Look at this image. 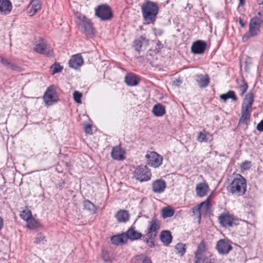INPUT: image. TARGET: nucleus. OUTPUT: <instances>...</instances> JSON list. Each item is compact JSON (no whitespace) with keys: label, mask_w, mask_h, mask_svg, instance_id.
Returning a JSON list of instances; mask_svg holds the SVG:
<instances>
[{"label":"nucleus","mask_w":263,"mask_h":263,"mask_svg":"<svg viewBox=\"0 0 263 263\" xmlns=\"http://www.w3.org/2000/svg\"><path fill=\"white\" fill-rule=\"evenodd\" d=\"M249 27V31L242 36L243 42L257 36L260 32V28H263V7L259 8L257 14L250 19Z\"/></svg>","instance_id":"obj_1"},{"label":"nucleus","mask_w":263,"mask_h":263,"mask_svg":"<svg viewBox=\"0 0 263 263\" xmlns=\"http://www.w3.org/2000/svg\"><path fill=\"white\" fill-rule=\"evenodd\" d=\"M254 102V95L252 92L246 95L243 100L241 105V117L239 119V123L248 125V121L251 117V113L252 109V106Z\"/></svg>","instance_id":"obj_2"},{"label":"nucleus","mask_w":263,"mask_h":263,"mask_svg":"<svg viewBox=\"0 0 263 263\" xmlns=\"http://www.w3.org/2000/svg\"><path fill=\"white\" fill-rule=\"evenodd\" d=\"M159 11L157 3L147 1L141 6V11L143 19L147 23H154L156 18Z\"/></svg>","instance_id":"obj_3"},{"label":"nucleus","mask_w":263,"mask_h":263,"mask_svg":"<svg viewBox=\"0 0 263 263\" xmlns=\"http://www.w3.org/2000/svg\"><path fill=\"white\" fill-rule=\"evenodd\" d=\"M246 188V179L241 175H238L228 187V191L233 195L241 196L245 194Z\"/></svg>","instance_id":"obj_4"},{"label":"nucleus","mask_w":263,"mask_h":263,"mask_svg":"<svg viewBox=\"0 0 263 263\" xmlns=\"http://www.w3.org/2000/svg\"><path fill=\"white\" fill-rule=\"evenodd\" d=\"M77 18L79 20L78 24L80 30L87 37L92 36L94 34V31L89 20L82 14H79Z\"/></svg>","instance_id":"obj_5"},{"label":"nucleus","mask_w":263,"mask_h":263,"mask_svg":"<svg viewBox=\"0 0 263 263\" xmlns=\"http://www.w3.org/2000/svg\"><path fill=\"white\" fill-rule=\"evenodd\" d=\"M95 14L102 21L109 20L113 16L111 8L107 4L98 6L95 9Z\"/></svg>","instance_id":"obj_6"},{"label":"nucleus","mask_w":263,"mask_h":263,"mask_svg":"<svg viewBox=\"0 0 263 263\" xmlns=\"http://www.w3.org/2000/svg\"><path fill=\"white\" fill-rule=\"evenodd\" d=\"M151 176V172L146 165L139 166L136 168L134 172L135 177L140 182L149 180Z\"/></svg>","instance_id":"obj_7"},{"label":"nucleus","mask_w":263,"mask_h":263,"mask_svg":"<svg viewBox=\"0 0 263 263\" xmlns=\"http://www.w3.org/2000/svg\"><path fill=\"white\" fill-rule=\"evenodd\" d=\"M160 228V222L154 216L149 222V227L147 229L146 235L150 239H154L157 235V231Z\"/></svg>","instance_id":"obj_8"},{"label":"nucleus","mask_w":263,"mask_h":263,"mask_svg":"<svg viewBox=\"0 0 263 263\" xmlns=\"http://www.w3.org/2000/svg\"><path fill=\"white\" fill-rule=\"evenodd\" d=\"M43 99L47 106H50L57 101L58 96L54 86L51 85L47 88L43 96Z\"/></svg>","instance_id":"obj_9"},{"label":"nucleus","mask_w":263,"mask_h":263,"mask_svg":"<svg viewBox=\"0 0 263 263\" xmlns=\"http://www.w3.org/2000/svg\"><path fill=\"white\" fill-rule=\"evenodd\" d=\"M216 249L219 254H228L232 249L231 241L228 239H220L217 242Z\"/></svg>","instance_id":"obj_10"},{"label":"nucleus","mask_w":263,"mask_h":263,"mask_svg":"<svg viewBox=\"0 0 263 263\" xmlns=\"http://www.w3.org/2000/svg\"><path fill=\"white\" fill-rule=\"evenodd\" d=\"M147 164L155 168L158 167L162 164L163 157L155 152H151L145 155Z\"/></svg>","instance_id":"obj_11"},{"label":"nucleus","mask_w":263,"mask_h":263,"mask_svg":"<svg viewBox=\"0 0 263 263\" xmlns=\"http://www.w3.org/2000/svg\"><path fill=\"white\" fill-rule=\"evenodd\" d=\"M34 50L37 53L46 56L51 57L52 55V51L50 45L43 40H42L41 42L35 45Z\"/></svg>","instance_id":"obj_12"},{"label":"nucleus","mask_w":263,"mask_h":263,"mask_svg":"<svg viewBox=\"0 0 263 263\" xmlns=\"http://www.w3.org/2000/svg\"><path fill=\"white\" fill-rule=\"evenodd\" d=\"M219 220L222 226L225 228L231 227L235 224V219L229 214H222L219 217Z\"/></svg>","instance_id":"obj_13"},{"label":"nucleus","mask_w":263,"mask_h":263,"mask_svg":"<svg viewBox=\"0 0 263 263\" xmlns=\"http://www.w3.org/2000/svg\"><path fill=\"white\" fill-rule=\"evenodd\" d=\"M206 46L205 42L198 40L193 43L191 47L192 52L194 54H202L205 51Z\"/></svg>","instance_id":"obj_14"},{"label":"nucleus","mask_w":263,"mask_h":263,"mask_svg":"<svg viewBox=\"0 0 263 263\" xmlns=\"http://www.w3.org/2000/svg\"><path fill=\"white\" fill-rule=\"evenodd\" d=\"M166 186V182L164 180L157 179L152 183V190L155 193L160 194L164 191Z\"/></svg>","instance_id":"obj_15"},{"label":"nucleus","mask_w":263,"mask_h":263,"mask_svg":"<svg viewBox=\"0 0 263 263\" xmlns=\"http://www.w3.org/2000/svg\"><path fill=\"white\" fill-rule=\"evenodd\" d=\"M83 64V59L80 54L73 55L69 61L68 64L70 67L77 69Z\"/></svg>","instance_id":"obj_16"},{"label":"nucleus","mask_w":263,"mask_h":263,"mask_svg":"<svg viewBox=\"0 0 263 263\" xmlns=\"http://www.w3.org/2000/svg\"><path fill=\"white\" fill-rule=\"evenodd\" d=\"M125 151L120 146H116L112 148L111 156L116 160H123L125 159Z\"/></svg>","instance_id":"obj_17"},{"label":"nucleus","mask_w":263,"mask_h":263,"mask_svg":"<svg viewBox=\"0 0 263 263\" xmlns=\"http://www.w3.org/2000/svg\"><path fill=\"white\" fill-rule=\"evenodd\" d=\"M140 78L133 73H127L125 76V82L129 86H137L140 82Z\"/></svg>","instance_id":"obj_18"},{"label":"nucleus","mask_w":263,"mask_h":263,"mask_svg":"<svg viewBox=\"0 0 263 263\" xmlns=\"http://www.w3.org/2000/svg\"><path fill=\"white\" fill-rule=\"evenodd\" d=\"M126 240L130 239L135 240L141 238L142 234L135 230V228L131 227L126 232H125Z\"/></svg>","instance_id":"obj_19"},{"label":"nucleus","mask_w":263,"mask_h":263,"mask_svg":"<svg viewBox=\"0 0 263 263\" xmlns=\"http://www.w3.org/2000/svg\"><path fill=\"white\" fill-rule=\"evenodd\" d=\"M195 190L198 197H204L207 194L209 190V185L205 182L198 183L196 186Z\"/></svg>","instance_id":"obj_20"},{"label":"nucleus","mask_w":263,"mask_h":263,"mask_svg":"<svg viewBox=\"0 0 263 263\" xmlns=\"http://www.w3.org/2000/svg\"><path fill=\"white\" fill-rule=\"evenodd\" d=\"M12 4L9 0H0V12L3 14H9L12 10Z\"/></svg>","instance_id":"obj_21"},{"label":"nucleus","mask_w":263,"mask_h":263,"mask_svg":"<svg viewBox=\"0 0 263 263\" xmlns=\"http://www.w3.org/2000/svg\"><path fill=\"white\" fill-rule=\"evenodd\" d=\"M41 7L40 0H32L30 4L28 14L30 16L34 15Z\"/></svg>","instance_id":"obj_22"},{"label":"nucleus","mask_w":263,"mask_h":263,"mask_svg":"<svg viewBox=\"0 0 263 263\" xmlns=\"http://www.w3.org/2000/svg\"><path fill=\"white\" fill-rule=\"evenodd\" d=\"M124 233L120 235H117L111 237L110 240L112 243L119 246L125 243L127 240Z\"/></svg>","instance_id":"obj_23"},{"label":"nucleus","mask_w":263,"mask_h":263,"mask_svg":"<svg viewBox=\"0 0 263 263\" xmlns=\"http://www.w3.org/2000/svg\"><path fill=\"white\" fill-rule=\"evenodd\" d=\"M129 213L126 210H120L116 214L117 220L120 222H125L129 219Z\"/></svg>","instance_id":"obj_24"},{"label":"nucleus","mask_w":263,"mask_h":263,"mask_svg":"<svg viewBox=\"0 0 263 263\" xmlns=\"http://www.w3.org/2000/svg\"><path fill=\"white\" fill-rule=\"evenodd\" d=\"M160 240L164 245H168L172 240V236L170 231H163L161 233Z\"/></svg>","instance_id":"obj_25"},{"label":"nucleus","mask_w":263,"mask_h":263,"mask_svg":"<svg viewBox=\"0 0 263 263\" xmlns=\"http://www.w3.org/2000/svg\"><path fill=\"white\" fill-rule=\"evenodd\" d=\"M200 87L203 88L207 86L210 83V78L208 75H199L196 80Z\"/></svg>","instance_id":"obj_26"},{"label":"nucleus","mask_w":263,"mask_h":263,"mask_svg":"<svg viewBox=\"0 0 263 263\" xmlns=\"http://www.w3.org/2000/svg\"><path fill=\"white\" fill-rule=\"evenodd\" d=\"M153 113L157 117H161L163 116L165 113L164 106L159 103L156 104L153 107Z\"/></svg>","instance_id":"obj_27"},{"label":"nucleus","mask_w":263,"mask_h":263,"mask_svg":"<svg viewBox=\"0 0 263 263\" xmlns=\"http://www.w3.org/2000/svg\"><path fill=\"white\" fill-rule=\"evenodd\" d=\"M220 98L224 102H226L229 99H231L234 101H236L237 100V98L236 96L235 93L233 90H229L226 93L220 95Z\"/></svg>","instance_id":"obj_28"},{"label":"nucleus","mask_w":263,"mask_h":263,"mask_svg":"<svg viewBox=\"0 0 263 263\" xmlns=\"http://www.w3.org/2000/svg\"><path fill=\"white\" fill-rule=\"evenodd\" d=\"M211 137L212 135H211L210 133L206 132L205 130H203L198 133L197 139L200 142H206Z\"/></svg>","instance_id":"obj_29"},{"label":"nucleus","mask_w":263,"mask_h":263,"mask_svg":"<svg viewBox=\"0 0 263 263\" xmlns=\"http://www.w3.org/2000/svg\"><path fill=\"white\" fill-rule=\"evenodd\" d=\"M83 204L84 209L90 212L96 213L97 210L96 206L89 200H86L84 201Z\"/></svg>","instance_id":"obj_30"},{"label":"nucleus","mask_w":263,"mask_h":263,"mask_svg":"<svg viewBox=\"0 0 263 263\" xmlns=\"http://www.w3.org/2000/svg\"><path fill=\"white\" fill-rule=\"evenodd\" d=\"M41 226L40 222L34 218H31L27 221V227L32 230L36 229Z\"/></svg>","instance_id":"obj_31"},{"label":"nucleus","mask_w":263,"mask_h":263,"mask_svg":"<svg viewBox=\"0 0 263 263\" xmlns=\"http://www.w3.org/2000/svg\"><path fill=\"white\" fill-rule=\"evenodd\" d=\"M205 252V245L203 241H201L199 244L197 250L195 253V256L204 255Z\"/></svg>","instance_id":"obj_32"},{"label":"nucleus","mask_w":263,"mask_h":263,"mask_svg":"<svg viewBox=\"0 0 263 263\" xmlns=\"http://www.w3.org/2000/svg\"><path fill=\"white\" fill-rule=\"evenodd\" d=\"M174 210L167 207L164 208L162 210V216L163 218L171 217L174 215Z\"/></svg>","instance_id":"obj_33"},{"label":"nucleus","mask_w":263,"mask_h":263,"mask_svg":"<svg viewBox=\"0 0 263 263\" xmlns=\"http://www.w3.org/2000/svg\"><path fill=\"white\" fill-rule=\"evenodd\" d=\"M199 206L200 207L201 210H208L210 207V196L208 197L204 201L200 203Z\"/></svg>","instance_id":"obj_34"},{"label":"nucleus","mask_w":263,"mask_h":263,"mask_svg":"<svg viewBox=\"0 0 263 263\" xmlns=\"http://www.w3.org/2000/svg\"><path fill=\"white\" fill-rule=\"evenodd\" d=\"M46 241L45 236L41 233H40L37 234V236L35 238L34 243L36 244H44Z\"/></svg>","instance_id":"obj_35"},{"label":"nucleus","mask_w":263,"mask_h":263,"mask_svg":"<svg viewBox=\"0 0 263 263\" xmlns=\"http://www.w3.org/2000/svg\"><path fill=\"white\" fill-rule=\"evenodd\" d=\"M208 258L205 255L195 256L194 263H208Z\"/></svg>","instance_id":"obj_36"},{"label":"nucleus","mask_w":263,"mask_h":263,"mask_svg":"<svg viewBox=\"0 0 263 263\" xmlns=\"http://www.w3.org/2000/svg\"><path fill=\"white\" fill-rule=\"evenodd\" d=\"M185 246L182 243H177L176 246V249L177 251V253L181 256L184 254L185 252Z\"/></svg>","instance_id":"obj_37"},{"label":"nucleus","mask_w":263,"mask_h":263,"mask_svg":"<svg viewBox=\"0 0 263 263\" xmlns=\"http://www.w3.org/2000/svg\"><path fill=\"white\" fill-rule=\"evenodd\" d=\"M31 212L30 211L24 210L21 214L20 217L28 221L31 218Z\"/></svg>","instance_id":"obj_38"},{"label":"nucleus","mask_w":263,"mask_h":263,"mask_svg":"<svg viewBox=\"0 0 263 263\" xmlns=\"http://www.w3.org/2000/svg\"><path fill=\"white\" fill-rule=\"evenodd\" d=\"M73 99L76 103L78 104L81 103V98L82 97V93L81 92L78 91H74L73 93Z\"/></svg>","instance_id":"obj_39"},{"label":"nucleus","mask_w":263,"mask_h":263,"mask_svg":"<svg viewBox=\"0 0 263 263\" xmlns=\"http://www.w3.org/2000/svg\"><path fill=\"white\" fill-rule=\"evenodd\" d=\"M142 39H143L141 38V39H137V40H136L134 42L135 49L137 51H139L140 50H141V49L142 48V45H143V42L141 40Z\"/></svg>","instance_id":"obj_40"},{"label":"nucleus","mask_w":263,"mask_h":263,"mask_svg":"<svg viewBox=\"0 0 263 263\" xmlns=\"http://www.w3.org/2000/svg\"><path fill=\"white\" fill-rule=\"evenodd\" d=\"M51 69L52 70L51 74L53 75L61 71L62 67L59 64H54L51 66Z\"/></svg>","instance_id":"obj_41"},{"label":"nucleus","mask_w":263,"mask_h":263,"mask_svg":"<svg viewBox=\"0 0 263 263\" xmlns=\"http://www.w3.org/2000/svg\"><path fill=\"white\" fill-rule=\"evenodd\" d=\"M251 167V162L250 161L243 162L240 165V168L243 171L249 170Z\"/></svg>","instance_id":"obj_42"},{"label":"nucleus","mask_w":263,"mask_h":263,"mask_svg":"<svg viewBox=\"0 0 263 263\" xmlns=\"http://www.w3.org/2000/svg\"><path fill=\"white\" fill-rule=\"evenodd\" d=\"M143 239L150 248H153L155 246L154 239H150L149 237H147L146 235L143 237Z\"/></svg>","instance_id":"obj_43"},{"label":"nucleus","mask_w":263,"mask_h":263,"mask_svg":"<svg viewBox=\"0 0 263 263\" xmlns=\"http://www.w3.org/2000/svg\"><path fill=\"white\" fill-rule=\"evenodd\" d=\"M242 83L243 84L239 87V89L241 91V96H243L248 88L247 83L244 80H242Z\"/></svg>","instance_id":"obj_44"},{"label":"nucleus","mask_w":263,"mask_h":263,"mask_svg":"<svg viewBox=\"0 0 263 263\" xmlns=\"http://www.w3.org/2000/svg\"><path fill=\"white\" fill-rule=\"evenodd\" d=\"M192 211L193 213V214L194 215H197L198 218H199V220H200L201 219V214H200V211H201V208L199 207V205L194 207L192 209Z\"/></svg>","instance_id":"obj_45"},{"label":"nucleus","mask_w":263,"mask_h":263,"mask_svg":"<svg viewBox=\"0 0 263 263\" xmlns=\"http://www.w3.org/2000/svg\"><path fill=\"white\" fill-rule=\"evenodd\" d=\"M0 63L7 67H9L10 62L8 60L0 57Z\"/></svg>","instance_id":"obj_46"},{"label":"nucleus","mask_w":263,"mask_h":263,"mask_svg":"<svg viewBox=\"0 0 263 263\" xmlns=\"http://www.w3.org/2000/svg\"><path fill=\"white\" fill-rule=\"evenodd\" d=\"M9 67L14 70L20 71L21 70V68L19 66L11 62L10 63Z\"/></svg>","instance_id":"obj_47"},{"label":"nucleus","mask_w":263,"mask_h":263,"mask_svg":"<svg viewBox=\"0 0 263 263\" xmlns=\"http://www.w3.org/2000/svg\"><path fill=\"white\" fill-rule=\"evenodd\" d=\"M102 256L103 259L105 261L107 262L110 260L109 257L108 256V253L106 251H102Z\"/></svg>","instance_id":"obj_48"},{"label":"nucleus","mask_w":263,"mask_h":263,"mask_svg":"<svg viewBox=\"0 0 263 263\" xmlns=\"http://www.w3.org/2000/svg\"><path fill=\"white\" fill-rule=\"evenodd\" d=\"M257 129L259 132H263V120L261 121L257 125Z\"/></svg>","instance_id":"obj_49"},{"label":"nucleus","mask_w":263,"mask_h":263,"mask_svg":"<svg viewBox=\"0 0 263 263\" xmlns=\"http://www.w3.org/2000/svg\"><path fill=\"white\" fill-rule=\"evenodd\" d=\"M182 83V81L179 79H177L173 82V85L175 86H179Z\"/></svg>","instance_id":"obj_50"},{"label":"nucleus","mask_w":263,"mask_h":263,"mask_svg":"<svg viewBox=\"0 0 263 263\" xmlns=\"http://www.w3.org/2000/svg\"><path fill=\"white\" fill-rule=\"evenodd\" d=\"M91 126L90 125H87L85 127V132L86 133L89 134L91 132Z\"/></svg>","instance_id":"obj_51"},{"label":"nucleus","mask_w":263,"mask_h":263,"mask_svg":"<svg viewBox=\"0 0 263 263\" xmlns=\"http://www.w3.org/2000/svg\"><path fill=\"white\" fill-rule=\"evenodd\" d=\"M239 23L242 27H244L246 26L245 23L241 17L239 18Z\"/></svg>","instance_id":"obj_52"},{"label":"nucleus","mask_w":263,"mask_h":263,"mask_svg":"<svg viewBox=\"0 0 263 263\" xmlns=\"http://www.w3.org/2000/svg\"><path fill=\"white\" fill-rule=\"evenodd\" d=\"M3 224H4L3 219L1 217H0V231L2 230V229L3 228Z\"/></svg>","instance_id":"obj_53"},{"label":"nucleus","mask_w":263,"mask_h":263,"mask_svg":"<svg viewBox=\"0 0 263 263\" xmlns=\"http://www.w3.org/2000/svg\"><path fill=\"white\" fill-rule=\"evenodd\" d=\"M143 263H152V261L151 260V259L149 258H145L143 260Z\"/></svg>","instance_id":"obj_54"},{"label":"nucleus","mask_w":263,"mask_h":263,"mask_svg":"<svg viewBox=\"0 0 263 263\" xmlns=\"http://www.w3.org/2000/svg\"><path fill=\"white\" fill-rule=\"evenodd\" d=\"M239 5L243 6L245 5V1L244 0H239Z\"/></svg>","instance_id":"obj_55"},{"label":"nucleus","mask_w":263,"mask_h":263,"mask_svg":"<svg viewBox=\"0 0 263 263\" xmlns=\"http://www.w3.org/2000/svg\"><path fill=\"white\" fill-rule=\"evenodd\" d=\"M187 8H188L189 9H191L192 8V5L189 3H187L185 7V9H186Z\"/></svg>","instance_id":"obj_56"},{"label":"nucleus","mask_w":263,"mask_h":263,"mask_svg":"<svg viewBox=\"0 0 263 263\" xmlns=\"http://www.w3.org/2000/svg\"><path fill=\"white\" fill-rule=\"evenodd\" d=\"M258 5H261L263 3V0H257Z\"/></svg>","instance_id":"obj_57"},{"label":"nucleus","mask_w":263,"mask_h":263,"mask_svg":"<svg viewBox=\"0 0 263 263\" xmlns=\"http://www.w3.org/2000/svg\"><path fill=\"white\" fill-rule=\"evenodd\" d=\"M64 184V182L62 181L61 183H60L59 185H60V187H63Z\"/></svg>","instance_id":"obj_58"},{"label":"nucleus","mask_w":263,"mask_h":263,"mask_svg":"<svg viewBox=\"0 0 263 263\" xmlns=\"http://www.w3.org/2000/svg\"><path fill=\"white\" fill-rule=\"evenodd\" d=\"M208 263H214V260L213 259H208Z\"/></svg>","instance_id":"obj_59"},{"label":"nucleus","mask_w":263,"mask_h":263,"mask_svg":"<svg viewBox=\"0 0 263 263\" xmlns=\"http://www.w3.org/2000/svg\"><path fill=\"white\" fill-rule=\"evenodd\" d=\"M160 43V42H158V43L157 44V46H158V48H160V44H159Z\"/></svg>","instance_id":"obj_60"}]
</instances>
